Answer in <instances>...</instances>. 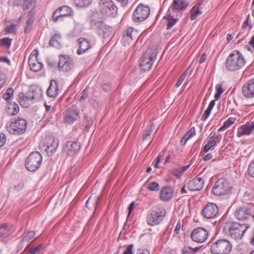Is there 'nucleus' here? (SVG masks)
Instances as JSON below:
<instances>
[{"instance_id": "5fc2aeb1", "label": "nucleus", "mask_w": 254, "mask_h": 254, "mask_svg": "<svg viewBox=\"0 0 254 254\" xmlns=\"http://www.w3.org/2000/svg\"><path fill=\"white\" fill-rule=\"evenodd\" d=\"M172 174L176 176L177 179H180L182 174L183 173L180 168L175 169L172 171Z\"/></svg>"}, {"instance_id": "aec40b11", "label": "nucleus", "mask_w": 254, "mask_h": 254, "mask_svg": "<svg viewBox=\"0 0 254 254\" xmlns=\"http://www.w3.org/2000/svg\"><path fill=\"white\" fill-rule=\"evenodd\" d=\"M243 95L247 98H254V79L248 80L242 87Z\"/></svg>"}, {"instance_id": "7c9ffc66", "label": "nucleus", "mask_w": 254, "mask_h": 254, "mask_svg": "<svg viewBox=\"0 0 254 254\" xmlns=\"http://www.w3.org/2000/svg\"><path fill=\"white\" fill-rule=\"evenodd\" d=\"M5 111L8 115L14 116L19 112V107L15 102L8 103H7V106L6 108Z\"/></svg>"}, {"instance_id": "cd10ccee", "label": "nucleus", "mask_w": 254, "mask_h": 254, "mask_svg": "<svg viewBox=\"0 0 254 254\" xmlns=\"http://www.w3.org/2000/svg\"><path fill=\"white\" fill-rule=\"evenodd\" d=\"M35 235V232L33 231L25 232L23 233V234L18 238L19 240V244L20 247H23L24 243H28L34 237Z\"/></svg>"}, {"instance_id": "8fccbe9b", "label": "nucleus", "mask_w": 254, "mask_h": 254, "mask_svg": "<svg viewBox=\"0 0 254 254\" xmlns=\"http://www.w3.org/2000/svg\"><path fill=\"white\" fill-rule=\"evenodd\" d=\"M66 173V174H69L71 180H73L78 174L76 167L74 166L72 167L69 170H67Z\"/></svg>"}, {"instance_id": "37998d69", "label": "nucleus", "mask_w": 254, "mask_h": 254, "mask_svg": "<svg viewBox=\"0 0 254 254\" xmlns=\"http://www.w3.org/2000/svg\"><path fill=\"white\" fill-rule=\"evenodd\" d=\"M134 33H135V31H134L133 28L129 27L124 31L123 36L129 38L133 40L136 38V37L134 36Z\"/></svg>"}, {"instance_id": "412c9836", "label": "nucleus", "mask_w": 254, "mask_h": 254, "mask_svg": "<svg viewBox=\"0 0 254 254\" xmlns=\"http://www.w3.org/2000/svg\"><path fill=\"white\" fill-rule=\"evenodd\" d=\"M204 183L201 178H195L189 181L187 188L191 191H199L203 188Z\"/></svg>"}, {"instance_id": "39448f33", "label": "nucleus", "mask_w": 254, "mask_h": 254, "mask_svg": "<svg viewBox=\"0 0 254 254\" xmlns=\"http://www.w3.org/2000/svg\"><path fill=\"white\" fill-rule=\"evenodd\" d=\"M232 250V245L226 239L217 240L211 246L210 251L213 254H229Z\"/></svg>"}, {"instance_id": "0e129e2a", "label": "nucleus", "mask_w": 254, "mask_h": 254, "mask_svg": "<svg viewBox=\"0 0 254 254\" xmlns=\"http://www.w3.org/2000/svg\"><path fill=\"white\" fill-rule=\"evenodd\" d=\"M134 202L133 201L131 202L128 207V214H127V217H128L131 214L132 210L134 208Z\"/></svg>"}, {"instance_id": "423d86ee", "label": "nucleus", "mask_w": 254, "mask_h": 254, "mask_svg": "<svg viewBox=\"0 0 254 254\" xmlns=\"http://www.w3.org/2000/svg\"><path fill=\"white\" fill-rule=\"evenodd\" d=\"M42 160V155L38 151H33L26 158L25 165L28 171L34 172L40 168Z\"/></svg>"}, {"instance_id": "58836bf2", "label": "nucleus", "mask_w": 254, "mask_h": 254, "mask_svg": "<svg viewBox=\"0 0 254 254\" xmlns=\"http://www.w3.org/2000/svg\"><path fill=\"white\" fill-rule=\"evenodd\" d=\"M34 20V17L33 16H30L28 18L25 23V27L24 28L25 33H28L31 31Z\"/></svg>"}, {"instance_id": "6e6d98bb", "label": "nucleus", "mask_w": 254, "mask_h": 254, "mask_svg": "<svg viewBox=\"0 0 254 254\" xmlns=\"http://www.w3.org/2000/svg\"><path fill=\"white\" fill-rule=\"evenodd\" d=\"M81 96L79 99V101H81L82 100H85L88 97V90L87 88H85L80 94Z\"/></svg>"}, {"instance_id": "4c0bfd02", "label": "nucleus", "mask_w": 254, "mask_h": 254, "mask_svg": "<svg viewBox=\"0 0 254 254\" xmlns=\"http://www.w3.org/2000/svg\"><path fill=\"white\" fill-rule=\"evenodd\" d=\"M190 12V19L192 21L195 20L198 15H200L202 13L200 10V7H196V6L195 7L194 6L191 9Z\"/></svg>"}, {"instance_id": "b1692460", "label": "nucleus", "mask_w": 254, "mask_h": 254, "mask_svg": "<svg viewBox=\"0 0 254 254\" xmlns=\"http://www.w3.org/2000/svg\"><path fill=\"white\" fill-rule=\"evenodd\" d=\"M254 130V122L248 123L238 129L237 136L240 137L245 135H250Z\"/></svg>"}, {"instance_id": "de8ad7c7", "label": "nucleus", "mask_w": 254, "mask_h": 254, "mask_svg": "<svg viewBox=\"0 0 254 254\" xmlns=\"http://www.w3.org/2000/svg\"><path fill=\"white\" fill-rule=\"evenodd\" d=\"M190 67H189L185 72H184L179 78L176 84V87H179L182 83V82L184 81V79L187 76L189 72Z\"/></svg>"}, {"instance_id": "2eb2a0df", "label": "nucleus", "mask_w": 254, "mask_h": 254, "mask_svg": "<svg viewBox=\"0 0 254 254\" xmlns=\"http://www.w3.org/2000/svg\"><path fill=\"white\" fill-rule=\"evenodd\" d=\"M209 233L207 229L202 227L194 229L190 234L192 240L194 242L201 243L207 240Z\"/></svg>"}, {"instance_id": "bb28decb", "label": "nucleus", "mask_w": 254, "mask_h": 254, "mask_svg": "<svg viewBox=\"0 0 254 254\" xmlns=\"http://www.w3.org/2000/svg\"><path fill=\"white\" fill-rule=\"evenodd\" d=\"M220 141V138H219L218 135H215L214 133L213 136L210 137L208 140L207 144L202 148V151L204 152H207L209 150L212 149L214 146L217 145L218 142Z\"/></svg>"}, {"instance_id": "f257e3e1", "label": "nucleus", "mask_w": 254, "mask_h": 254, "mask_svg": "<svg viewBox=\"0 0 254 254\" xmlns=\"http://www.w3.org/2000/svg\"><path fill=\"white\" fill-rule=\"evenodd\" d=\"M250 227V225L238 222H226L223 228V231L232 238L235 240L241 239L244 233Z\"/></svg>"}, {"instance_id": "603ef678", "label": "nucleus", "mask_w": 254, "mask_h": 254, "mask_svg": "<svg viewBox=\"0 0 254 254\" xmlns=\"http://www.w3.org/2000/svg\"><path fill=\"white\" fill-rule=\"evenodd\" d=\"M247 172L249 176L254 177V160L250 163Z\"/></svg>"}, {"instance_id": "a18cd8bd", "label": "nucleus", "mask_w": 254, "mask_h": 254, "mask_svg": "<svg viewBox=\"0 0 254 254\" xmlns=\"http://www.w3.org/2000/svg\"><path fill=\"white\" fill-rule=\"evenodd\" d=\"M75 4L78 7L88 6L92 2V0H74Z\"/></svg>"}, {"instance_id": "864d4df0", "label": "nucleus", "mask_w": 254, "mask_h": 254, "mask_svg": "<svg viewBox=\"0 0 254 254\" xmlns=\"http://www.w3.org/2000/svg\"><path fill=\"white\" fill-rule=\"evenodd\" d=\"M15 27V25L12 24L6 26L5 28V32L8 34L15 33L16 30Z\"/></svg>"}, {"instance_id": "dca6fc26", "label": "nucleus", "mask_w": 254, "mask_h": 254, "mask_svg": "<svg viewBox=\"0 0 254 254\" xmlns=\"http://www.w3.org/2000/svg\"><path fill=\"white\" fill-rule=\"evenodd\" d=\"M73 12L71 8L67 6L64 5L61 6L56 10L53 13L52 17V21L56 23L62 17L73 15Z\"/></svg>"}, {"instance_id": "a19ab883", "label": "nucleus", "mask_w": 254, "mask_h": 254, "mask_svg": "<svg viewBox=\"0 0 254 254\" xmlns=\"http://www.w3.org/2000/svg\"><path fill=\"white\" fill-rule=\"evenodd\" d=\"M14 90L12 88H8L5 93L3 94V99L7 102V103H10L11 100L13 98Z\"/></svg>"}, {"instance_id": "ea45409f", "label": "nucleus", "mask_w": 254, "mask_h": 254, "mask_svg": "<svg viewBox=\"0 0 254 254\" xmlns=\"http://www.w3.org/2000/svg\"><path fill=\"white\" fill-rule=\"evenodd\" d=\"M236 120V118L230 117L224 123L223 125L218 129V131H221L228 128L235 122Z\"/></svg>"}, {"instance_id": "0eeeda50", "label": "nucleus", "mask_w": 254, "mask_h": 254, "mask_svg": "<svg viewBox=\"0 0 254 254\" xmlns=\"http://www.w3.org/2000/svg\"><path fill=\"white\" fill-rule=\"evenodd\" d=\"M99 10L106 17H115L117 14L118 8L112 0H100Z\"/></svg>"}, {"instance_id": "c756f323", "label": "nucleus", "mask_w": 254, "mask_h": 254, "mask_svg": "<svg viewBox=\"0 0 254 254\" xmlns=\"http://www.w3.org/2000/svg\"><path fill=\"white\" fill-rule=\"evenodd\" d=\"M13 232L10 230L8 225L6 224H0V239L6 238L10 236Z\"/></svg>"}, {"instance_id": "e2e57ef3", "label": "nucleus", "mask_w": 254, "mask_h": 254, "mask_svg": "<svg viewBox=\"0 0 254 254\" xmlns=\"http://www.w3.org/2000/svg\"><path fill=\"white\" fill-rule=\"evenodd\" d=\"M211 112V110H210L208 109H207L205 111L204 114L201 116V120L203 121H205L207 119V118L209 117V116L210 115Z\"/></svg>"}, {"instance_id": "e433bc0d", "label": "nucleus", "mask_w": 254, "mask_h": 254, "mask_svg": "<svg viewBox=\"0 0 254 254\" xmlns=\"http://www.w3.org/2000/svg\"><path fill=\"white\" fill-rule=\"evenodd\" d=\"M148 181L149 180L144 184L145 186H147L146 187L148 190L157 191L159 190L160 185L158 183L156 182L148 183Z\"/></svg>"}, {"instance_id": "052dcab7", "label": "nucleus", "mask_w": 254, "mask_h": 254, "mask_svg": "<svg viewBox=\"0 0 254 254\" xmlns=\"http://www.w3.org/2000/svg\"><path fill=\"white\" fill-rule=\"evenodd\" d=\"M195 129L194 127H191L186 133V135L189 138H191L192 136L195 134Z\"/></svg>"}, {"instance_id": "13d9d810", "label": "nucleus", "mask_w": 254, "mask_h": 254, "mask_svg": "<svg viewBox=\"0 0 254 254\" xmlns=\"http://www.w3.org/2000/svg\"><path fill=\"white\" fill-rule=\"evenodd\" d=\"M133 244H130L127 246V248L125 250V251L123 253V254H133Z\"/></svg>"}, {"instance_id": "c85d7f7f", "label": "nucleus", "mask_w": 254, "mask_h": 254, "mask_svg": "<svg viewBox=\"0 0 254 254\" xmlns=\"http://www.w3.org/2000/svg\"><path fill=\"white\" fill-rule=\"evenodd\" d=\"M164 19L167 21V30L172 29V28L179 21V19L174 18L173 15H171L170 10H169L166 14V15L164 17Z\"/></svg>"}, {"instance_id": "2f4dec72", "label": "nucleus", "mask_w": 254, "mask_h": 254, "mask_svg": "<svg viewBox=\"0 0 254 254\" xmlns=\"http://www.w3.org/2000/svg\"><path fill=\"white\" fill-rule=\"evenodd\" d=\"M28 63L31 70L34 72L40 71L43 66L42 63L38 62L37 60L32 59L30 57L29 58Z\"/></svg>"}, {"instance_id": "f704fd0d", "label": "nucleus", "mask_w": 254, "mask_h": 254, "mask_svg": "<svg viewBox=\"0 0 254 254\" xmlns=\"http://www.w3.org/2000/svg\"><path fill=\"white\" fill-rule=\"evenodd\" d=\"M61 36L59 34H55L51 39L49 44L50 46L58 48L61 46Z\"/></svg>"}, {"instance_id": "f03ea898", "label": "nucleus", "mask_w": 254, "mask_h": 254, "mask_svg": "<svg viewBox=\"0 0 254 254\" xmlns=\"http://www.w3.org/2000/svg\"><path fill=\"white\" fill-rule=\"evenodd\" d=\"M246 63L243 54L238 50H234L227 58L225 67L230 71H236L244 67Z\"/></svg>"}, {"instance_id": "ddd939ff", "label": "nucleus", "mask_w": 254, "mask_h": 254, "mask_svg": "<svg viewBox=\"0 0 254 254\" xmlns=\"http://www.w3.org/2000/svg\"><path fill=\"white\" fill-rule=\"evenodd\" d=\"M58 68L60 71L68 72L73 67L74 62L73 59L67 55L61 54L59 57Z\"/></svg>"}, {"instance_id": "72a5a7b5", "label": "nucleus", "mask_w": 254, "mask_h": 254, "mask_svg": "<svg viewBox=\"0 0 254 254\" xmlns=\"http://www.w3.org/2000/svg\"><path fill=\"white\" fill-rule=\"evenodd\" d=\"M30 99L29 95L26 96L23 93L20 92L18 94V102L19 104L24 108H27L29 106L28 102L29 100Z\"/></svg>"}, {"instance_id": "49530a36", "label": "nucleus", "mask_w": 254, "mask_h": 254, "mask_svg": "<svg viewBox=\"0 0 254 254\" xmlns=\"http://www.w3.org/2000/svg\"><path fill=\"white\" fill-rule=\"evenodd\" d=\"M216 92L214 95V98L216 100H219L221 95L223 93L224 90L221 84H217L216 85Z\"/></svg>"}, {"instance_id": "79ce46f5", "label": "nucleus", "mask_w": 254, "mask_h": 254, "mask_svg": "<svg viewBox=\"0 0 254 254\" xmlns=\"http://www.w3.org/2000/svg\"><path fill=\"white\" fill-rule=\"evenodd\" d=\"M84 122H85V123L86 124L85 127V130L88 132L93 125V120L92 118L89 117L88 115H84Z\"/></svg>"}, {"instance_id": "9b49d317", "label": "nucleus", "mask_w": 254, "mask_h": 254, "mask_svg": "<svg viewBox=\"0 0 254 254\" xmlns=\"http://www.w3.org/2000/svg\"><path fill=\"white\" fill-rule=\"evenodd\" d=\"M150 12V7L142 3L138 5L132 14V19L135 22H141L146 20Z\"/></svg>"}, {"instance_id": "393cba45", "label": "nucleus", "mask_w": 254, "mask_h": 254, "mask_svg": "<svg viewBox=\"0 0 254 254\" xmlns=\"http://www.w3.org/2000/svg\"><path fill=\"white\" fill-rule=\"evenodd\" d=\"M189 5V3L184 0H173L170 8L175 12H179L185 10Z\"/></svg>"}, {"instance_id": "c9c22d12", "label": "nucleus", "mask_w": 254, "mask_h": 254, "mask_svg": "<svg viewBox=\"0 0 254 254\" xmlns=\"http://www.w3.org/2000/svg\"><path fill=\"white\" fill-rule=\"evenodd\" d=\"M44 248V245L42 244L39 245L38 246L35 248H31L30 244H29L26 247L24 250L25 252H26L28 254H36L40 252Z\"/></svg>"}, {"instance_id": "bf43d9fd", "label": "nucleus", "mask_w": 254, "mask_h": 254, "mask_svg": "<svg viewBox=\"0 0 254 254\" xmlns=\"http://www.w3.org/2000/svg\"><path fill=\"white\" fill-rule=\"evenodd\" d=\"M6 141V136L4 133L0 132V148L3 146Z\"/></svg>"}, {"instance_id": "9d476101", "label": "nucleus", "mask_w": 254, "mask_h": 254, "mask_svg": "<svg viewBox=\"0 0 254 254\" xmlns=\"http://www.w3.org/2000/svg\"><path fill=\"white\" fill-rule=\"evenodd\" d=\"M231 190L228 180L221 178L215 182L212 192L216 196H222L227 194Z\"/></svg>"}, {"instance_id": "6e6552de", "label": "nucleus", "mask_w": 254, "mask_h": 254, "mask_svg": "<svg viewBox=\"0 0 254 254\" xmlns=\"http://www.w3.org/2000/svg\"><path fill=\"white\" fill-rule=\"evenodd\" d=\"M166 215V209L163 208H157L149 213L146 218L148 225L154 226L160 224L165 219Z\"/></svg>"}, {"instance_id": "f8f14e48", "label": "nucleus", "mask_w": 254, "mask_h": 254, "mask_svg": "<svg viewBox=\"0 0 254 254\" xmlns=\"http://www.w3.org/2000/svg\"><path fill=\"white\" fill-rule=\"evenodd\" d=\"M80 110L75 105H73L66 109L64 116L65 123L71 125L80 119Z\"/></svg>"}, {"instance_id": "5701e85b", "label": "nucleus", "mask_w": 254, "mask_h": 254, "mask_svg": "<svg viewBox=\"0 0 254 254\" xmlns=\"http://www.w3.org/2000/svg\"><path fill=\"white\" fill-rule=\"evenodd\" d=\"M174 189L171 186L163 187L160 191V198L164 202L170 200L174 196Z\"/></svg>"}, {"instance_id": "338daca9", "label": "nucleus", "mask_w": 254, "mask_h": 254, "mask_svg": "<svg viewBox=\"0 0 254 254\" xmlns=\"http://www.w3.org/2000/svg\"><path fill=\"white\" fill-rule=\"evenodd\" d=\"M0 62H3V63H6L9 65L10 64V60L6 57H0Z\"/></svg>"}, {"instance_id": "a878e982", "label": "nucleus", "mask_w": 254, "mask_h": 254, "mask_svg": "<svg viewBox=\"0 0 254 254\" xmlns=\"http://www.w3.org/2000/svg\"><path fill=\"white\" fill-rule=\"evenodd\" d=\"M59 87L57 81L52 79L47 90V95L49 97L55 98L58 95Z\"/></svg>"}, {"instance_id": "7ed1b4c3", "label": "nucleus", "mask_w": 254, "mask_h": 254, "mask_svg": "<svg viewBox=\"0 0 254 254\" xmlns=\"http://www.w3.org/2000/svg\"><path fill=\"white\" fill-rule=\"evenodd\" d=\"M157 58V53L152 49H148L140 58L139 66L143 72L149 71Z\"/></svg>"}, {"instance_id": "20e7f679", "label": "nucleus", "mask_w": 254, "mask_h": 254, "mask_svg": "<svg viewBox=\"0 0 254 254\" xmlns=\"http://www.w3.org/2000/svg\"><path fill=\"white\" fill-rule=\"evenodd\" d=\"M27 122L22 118L16 120H11L8 125H7L8 131L14 135H20L23 134L27 128Z\"/></svg>"}, {"instance_id": "09e8293b", "label": "nucleus", "mask_w": 254, "mask_h": 254, "mask_svg": "<svg viewBox=\"0 0 254 254\" xmlns=\"http://www.w3.org/2000/svg\"><path fill=\"white\" fill-rule=\"evenodd\" d=\"M0 42L1 46H6L9 48L11 44L12 39H10L8 37L3 38L0 40Z\"/></svg>"}, {"instance_id": "4468645a", "label": "nucleus", "mask_w": 254, "mask_h": 254, "mask_svg": "<svg viewBox=\"0 0 254 254\" xmlns=\"http://www.w3.org/2000/svg\"><path fill=\"white\" fill-rule=\"evenodd\" d=\"M219 213V208L218 206L214 203H207L202 209L201 214L207 219H212L216 218Z\"/></svg>"}, {"instance_id": "3c124183", "label": "nucleus", "mask_w": 254, "mask_h": 254, "mask_svg": "<svg viewBox=\"0 0 254 254\" xmlns=\"http://www.w3.org/2000/svg\"><path fill=\"white\" fill-rule=\"evenodd\" d=\"M7 83L6 75L2 71H0V88H2Z\"/></svg>"}, {"instance_id": "4d7b16f0", "label": "nucleus", "mask_w": 254, "mask_h": 254, "mask_svg": "<svg viewBox=\"0 0 254 254\" xmlns=\"http://www.w3.org/2000/svg\"><path fill=\"white\" fill-rule=\"evenodd\" d=\"M153 129L152 128V126L150 127L149 128H147L145 131V133L144 134L143 136L142 140L144 141L147 139L148 137L152 133Z\"/></svg>"}, {"instance_id": "c03bdc74", "label": "nucleus", "mask_w": 254, "mask_h": 254, "mask_svg": "<svg viewBox=\"0 0 254 254\" xmlns=\"http://www.w3.org/2000/svg\"><path fill=\"white\" fill-rule=\"evenodd\" d=\"M25 186L24 181L21 180L15 184L13 188V190L15 193H18L22 191Z\"/></svg>"}, {"instance_id": "774afa93", "label": "nucleus", "mask_w": 254, "mask_h": 254, "mask_svg": "<svg viewBox=\"0 0 254 254\" xmlns=\"http://www.w3.org/2000/svg\"><path fill=\"white\" fill-rule=\"evenodd\" d=\"M190 138L188 137V136H187L186 135H185L181 139V145H185L186 143V142H187V141Z\"/></svg>"}, {"instance_id": "69168bd1", "label": "nucleus", "mask_w": 254, "mask_h": 254, "mask_svg": "<svg viewBox=\"0 0 254 254\" xmlns=\"http://www.w3.org/2000/svg\"><path fill=\"white\" fill-rule=\"evenodd\" d=\"M160 157L159 156H158L153 162V163L154 164V167L155 168H158L159 167L158 164L160 162Z\"/></svg>"}, {"instance_id": "a211bd4d", "label": "nucleus", "mask_w": 254, "mask_h": 254, "mask_svg": "<svg viewBox=\"0 0 254 254\" xmlns=\"http://www.w3.org/2000/svg\"><path fill=\"white\" fill-rule=\"evenodd\" d=\"M80 149V144L77 141H69L65 143L64 151L68 155L72 156L78 153Z\"/></svg>"}, {"instance_id": "f3484780", "label": "nucleus", "mask_w": 254, "mask_h": 254, "mask_svg": "<svg viewBox=\"0 0 254 254\" xmlns=\"http://www.w3.org/2000/svg\"><path fill=\"white\" fill-rule=\"evenodd\" d=\"M46 142L43 147L48 156L53 155L57 151L59 146V141L58 138L49 137L46 139Z\"/></svg>"}, {"instance_id": "1a4fd4ad", "label": "nucleus", "mask_w": 254, "mask_h": 254, "mask_svg": "<svg viewBox=\"0 0 254 254\" xmlns=\"http://www.w3.org/2000/svg\"><path fill=\"white\" fill-rule=\"evenodd\" d=\"M90 27L97 31L98 34L104 38L110 36L112 34V28L104 24L103 20L91 19Z\"/></svg>"}, {"instance_id": "4be33fe9", "label": "nucleus", "mask_w": 254, "mask_h": 254, "mask_svg": "<svg viewBox=\"0 0 254 254\" xmlns=\"http://www.w3.org/2000/svg\"><path fill=\"white\" fill-rule=\"evenodd\" d=\"M235 216L239 220H245L252 216L251 209L246 207H241L235 212Z\"/></svg>"}, {"instance_id": "680f3d73", "label": "nucleus", "mask_w": 254, "mask_h": 254, "mask_svg": "<svg viewBox=\"0 0 254 254\" xmlns=\"http://www.w3.org/2000/svg\"><path fill=\"white\" fill-rule=\"evenodd\" d=\"M112 88V84L111 82H107L102 85V89L105 91H109Z\"/></svg>"}, {"instance_id": "473e14b6", "label": "nucleus", "mask_w": 254, "mask_h": 254, "mask_svg": "<svg viewBox=\"0 0 254 254\" xmlns=\"http://www.w3.org/2000/svg\"><path fill=\"white\" fill-rule=\"evenodd\" d=\"M42 93V90L40 88L35 87L30 89L28 94L31 100H35L40 98Z\"/></svg>"}, {"instance_id": "6ab92c4d", "label": "nucleus", "mask_w": 254, "mask_h": 254, "mask_svg": "<svg viewBox=\"0 0 254 254\" xmlns=\"http://www.w3.org/2000/svg\"><path fill=\"white\" fill-rule=\"evenodd\" d=\"M79 47L76 51L78 55L88 52L92 48V45L90 41L85 38L80 37L77 39Z\"/></svg>"}]
</instances>
